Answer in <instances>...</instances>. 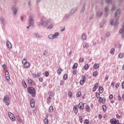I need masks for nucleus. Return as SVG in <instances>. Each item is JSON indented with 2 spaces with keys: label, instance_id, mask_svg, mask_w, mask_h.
<instances>
[{
  "label": "nucleus",
  "instance_id": "1",
  "mask_svg": "<svg viewBox=\"0 0 124 124\" xmlns=\"http://www.w3.org/2000/svg\"><path fill=\"white\" fill-rule=\"evenodd\" d=\"M28 92L31 94V96L34 97L36 95L35 89L33 87H28Z\"/></svg>",
  "mask_w": 124,
  "mask_h": 124
},
{
  "label": "nucleus",
  "instance_id": "2",
  "mask_svg": "<svg viewBox=\"0 0 124 124\" xmlns=\"http://www.w3.org/2000/svg\"><path fill=\"white\" fill-rule=\"evenodd\" d=\"M22 63L24 64V67H25V68H30V67H31V64L30 62H27V59H23Z\"/></svg>",
  "mask_w": 124,
  "mask_h": 124
},
{
  "label": "nucleus",
  "instance_id": "3",
  "mask_svg": "<svg viewBox=\"0 0 124 124\" xmlns=\"http://www.w3.org/2000/svg\"><path fill=\"white\" fill-rule=\"evenodd\" d=\"M10 101V98H9V96L8 95H6L4 97L3 101L5 103H6V105L8 106L9 105V101Z\"/></svg>",
  "mask_w": 124,
  "mask_h": 124
},
{
  "label": "nucleus",
  "instance_id": "4",
  "mask_svg": "<svg viewBox=\"0 0 124 124\" xmlns=\"http://www.w3.org/2000/svg\"><path fill=\"white\" fill-rule=\"evenodd\" d=\"M8 116L12 122H15V121H16L15 116H14V114H12L11 112L8 113Z\"/></svg>",
  "mask_w": 124,
  "mask_h": 124
},
{
  "label": "nucleus",
  "instance_id": "5",
  "mask_svg": "<svg viewBox=\"0 0 124 124\" xmlns=\"http://www.w3.org/2000/svg\"><path fill=\"white\" fill-rule=\"evenodd\" d=\"M86 80H87L86 76H82V79L80 81V84L81 85H84V84H85V82H86Z\"/></svg>",
  "mask_w": 124,
  "mask_h": 124
},
{
  "label": "nucleus",
  "instance_id": "6",
  "mask_svg": "<svg viewBox=\"0 0 124 124\" xmlns=\"http://www.w3.org/2000/svg\"><path fill=\"white\" fill-rule=\"evenodd\" d=\"M42 22H41V25H43L44 27H47V26H48V22L47 23H46L45 21V18L44 17H42Z\"/></svg>",
  "mask_w": 124,
  "mask_h": 124
},
{
  "label": "nucleus",
  "instance_id": "7",
  "mask_svg": "<svg viewBox=\"0 0 124 124\" xmlns=\"http://www.w3.org/2000/svg\"><path fill=\"white\" fill-rule=\"evenodd\" d=\"M98 101L100 103H102V104H105L106 102V99L100 97L99 98Z\"/></svg>",
  "mask_w": 124,
  "mask_h": 124
},
{
  "label": "nucleus",
  "instance_id": "8",
  "mask_svg": "<svg viewBox=\"0 0 124 124\" xmlns=\"http://www.w3.org/2000/svg\"><path fill=\"white\" fill-rule=\"evenodd\" d=\"M6 79L7 81H9L10 80V77L9 76V73L8 71H7L5 73Z\"/></svg>",
  "mask_w": 124,
  "mask_h": 124
},
{
  "label": "nucleus",
  "instance_id": "9",
  "mask_svg": "<svg viewBox=\"0 0 124 124\" xmlns=\"http://www.w3.org/2000/svg\"><path fill=\"white\" fill-rule=\"evenodd\" d=\"M6 46L9 48V49H12V44H11V43L9 42V41H8L6 42Z\"/></svg>",
  "mask_w": 124,
  "mask_h": 124
},
{
  "label": "nucleus",
  "instance_id": "10",
  "mask_svg": "<svg viewBox=\"0 0 124 124\" xmlns=\"http://www.w3.org/2000/svg\"><path fill=\"white\" fill-rule=\"evenodd\" d=\"M84 105L83 104V103H79L78 104V108L79 109H81V110H83L84 109Z\"/></svg>",
  "mask_w": 124,
  "mask_h": 124
},
{
  "label": "nucleus",
  "instance_id": "11",
  "mask_svg": "<svg viewBox=\"0 0 124 124\" xmlns=\"http://www.w3.org/2000/svg\"><path fill=\"white\" fill-rule=\"evenodd\" d=\"M30 104H31V107H32V108H33V107H34V100L33 99H31V100Z\"/></svg>",
  "mask_w": 124,
  "mask_h": 124
},
{
  "label": "nucleus",
  "instance_id": "12",
  "mask_svg": "<svg viewBox=\"0 0 124 124\" xmlns=\"http://www.w3.org/2000/svg\"><path fill=\"white\" fill-rule=\"evenodd\" d=\"M73 110L74 113H75V114H77V113H78V107L76 105L74 106Z\"/></svg>",
  "mask_w": 124,
  "mask_h": 124
},
{
  "label": "nucleus",
  "instance_id": "13",
  "mask_svg": "<svg viewBox=\"0 0 124 124\" xmlns=\"http://www.w3.org/2000/svg\"><path fill=\"white\" fill-rule=\"evenodd\" d=\"M28 83L29 85H30V86H32L34 84V83H33V81H32V80L31 79H28Z\"/></svg>",
  "mask_w": 124,
  "mask_h": 124
},
{
  "label": "nucleus",
  "instance_id": "14",
  "mask_svg": "<svg viewBox=\"0 0 124 124\" xmlns=\"http://www.w3.org/2000/svg\"><path fill=\"white\" fill-rule=\"evenodd\" d=\"M104 91V89H103V87L101 86H100L99 87V92L100 93H102Z\"/></svg>",
  "mask_w": 124,
  "mask_h": 124
},
{
  "label": "nucleus",
  "instance_id": "15",
  "mask_svg": "<svg viewBox=\"0 0 124 124\" xmlns=\"http://www.w3.org/2000/svg\"><path fill=\"white\" fill-rule=\"evenodd\" d=\"M94 69H97V68H99V64L98 63H95L93 66Z\"/></svg>",
  "mask_w": 124,
  "mask_h": 124
},
{
  "label": "nucleus",
  "instance_id": "16",
  "mask_svg": "<svg viewBox=\"0 0 124 124\" xmlns=\"http://www.w3.org/2000/svg\"><path fill=\"white\" fill-rule=\"evenodd\" d=\"M62 69L61 68H58V70H57V74L58 75H61L62 72Z\"/></svg>",
  "mask_w": 124,
  "mask_h": 124
},
{
  "label": "nucleus",
  "instance_id": "17",
  "mask_svg": "<svg viewBox=\"0 0 124 124\" xmlns=\"http://www.w3.org/2000/svg\"><path fill=\"white\" fill-rule=\"evenodd\" d=\"M124 31V22L123 24V27L119 31V33H123Z\"/></svg>",
  "mask_w": 124,
  "mask_h": 124
},
{
  "label": "nucleus",
  "instance_id": "18",
  "mask_svg": "<svg viewBox=\"0 0 124 124\" xmlns=\"http://www.w3.org/2000/svg\"><path fill=\"white\" fill-rule=\"evenodd\" d=\"M54 110V107L52 106H50L48 108V112L52 113Z\"/></svg>",
  "mask_w": 124,
  "mask_h": 124
},
{
  "label": "nucleus",
  "instance_id": "19",
  "mask_svg": "<svg viewBox=\"0 0 124 124\" xmlns=\"http://www.w3.org/2000/svg\"><path fill=\"white\" fill-rule=\"evenodd\" d=\"M81 37L83 40H86V39H87V35H86L85 33H83L82 34Z\"/></svg>",
  "mask_w": 124,
  "mask_h": 124
},
{
  "label": "nucleus",
  "instance_id": "20",
  "mask_svg": "<svg viewBox=\"0 0 124 124\" xmlns=\"http://www.w3.org/2000/svg\"><path fill=\"white\" fill-rule=\"evenodd\" d=\"M118 24H119V22L116 20L115 23L114 24V22H113V21H110V25H114V26H116V25H118Z\"/></svg>",
  "mask_w": 124,
  "mask_h": 124
},
{
  "label": "nucleus",
  "instance_id": "21",
  "mask_svg": "<svg viewBox=\"0 0 124 124\" xmlns=\"http://www.w3.org/2000/svg\"><path fill=\"white\" fill-rule=\"evenodd\" d=\"M34 21H33V19L31 17H30V20H29V23L31 25H32L33 24Z\"/></svg>",
  "mask_w": 124,
  "mask_h": 124
},
{
  "label": "nucleus",
  "instance_id": "22",
  "mask_svg": "<svg viewBox=\"0 0 124 124\" xmlns=\"http://www.w3.org/2000/svg\"><path fill=\"white\" fill-rule=\"evenodd\" d=\"M77 67H78V64L77 63H75L72 67V69H75V68H77Z\"/></svg>",
  "mask_w": 124,
  "mask_h": 124
},
{
  "label": "nucleus",
  "instance_id": "23",
  "mask_svg": "<svg viewBox=\"0 0 124 124\" xmlns=\"http://www.w3.org/2000/svg\"><path fill=\"white\" fill-rule=\"evenodd\" d=\"M44 124H49V121H48V119H47V118H45L44 119Z\"/></svg>",
  "mask_w": 124,
  "mask_h": 124
},
{
  "label": "nucleus",
  "instance_id": "24",
  "mask_svg": "<svg viewBox=\"0 0 124 124\" xmlns=\"http://www.w3.org/2000/svg\"><path fill=\"white\" fill-rule=\"evenodd\" d=\"M48 38H49V39H54V38H55L54 34H50L48 36Z\"/></svg>",
  "mask_w": 124,
  "mask_h": 124
},
{
  "label": "nucleus",
  "instance_id": "25",
  "mask_svg": "<svg viewBox=\"0 0 124 124\" xmlns=\"http://www.w3.org/2000/svg\"><path fill=\"white\" fill-rule=\"evenodd\" d=\"M22 84L24 88H28V86L27 85V83H26V81H25V80H23L22 81Z\"/></svg>",
  "mask_w": 124,
  "mask_h": 124
},
{
  "label": "nucleus",
  "instance_id": "26",
  "mask_svg": "<svg viewBox=\"0 0 124 124\" xmlns=\"http://www.w3.org/2000/svg\"><path fill=\"white\" fill-rule=\"evenodd\" d=\"M89 47V44L87 43H85L83 44V48H86Z\"/></svg>",
  "mask_w": 124,
  "mask_h": 124
},
{
  "label": "nucleus",
  "instance_id": "27",
  "mask_svg": "<svg viewBox=\"0 0 124 124\" xmlns=\"http://www.w3.org/2000/svg\"><path fill=\"white\" fill-rule=\"evenodd\" d=\"M119 58L120 59H122L124 58V53H120L118 55Z\"/></svg>",
  "mask_w": 124,
  "mask_h": 124
},
{
  "label": "nucleus",
  "instance_id": "28",
  "mask_svg": "<svg viewBox=\"0 0 124 124\" xmlns=\"http://www.w3.org/2000/svg\"><path fill=\"white\" fill-rule=\"evenodd\" d=\"M86 110L87 112H90L91 111V108L89 106H87L86 107Z\"/></svg>",
  "mask_w": 124,
  "mask_h": 124
},
{
  "label": "nucleus",
  "instance_id": "29",
  "mask_svg": "<svg viewBox=\"0 0 124 124\" xmlns=\"http://www.w3.org/2000/svg\"><path fill=\"white\" fill-rule=\"evenodd\" d=\"M93 75L94 77H95V76H97V75H98V73H97V71H94L93 72Z\"/></svg>",
  "mask_w": 124,
  "mask_h": 124
},
{
  "label": "nucleus",
  "instance_id": "30",
  "mask_svg": "<svg viewBox=\"0 0 124 124\" xmlns=\"http://www.w3.org/2000/svg\"><path fill=\"white\" fill-rule=\"evenodd\" d=\"M84 124H90V121L88 119H85L84 121Z\"/></svg>",
  "mask_w": 124,
  "mask_h": 124
},
{
  "label": "nucleus",
  "instance_id": "31",
  "mask_svg": "<svg viewBox=\"0 0 124 124\" xmlns=\"http://www.w3.org/2000/svg\"><path fill=\"white\" fill-rule=\"evenodd\" d=\"M12 9V10H13L14 14H16V13H17V9L16 8L14 9V7H13Z\"/></svg>",
  "mask_w": 124,
  "mask_h": 124
},
{
  "label": "nucleus",
  "instance_id": "32",
  "mask_svg": "<svg viewBox=\"0 0 124 124\" xmlns=\"http://www.w3.org/2000/svg\"><path fill=\"white\" fill-rule=\"evenodd\" d=\"M67 77H68L67 74H65L63 77V80H66V79H67Z\"/></svg>",
  "mask_w": 124,
  "mask_h": 124
},
{
  "label": "nucleus",
  "instance_id": "33",
  "mask_svg": "<svg viewBox=\"0 0 124 124\" xmlns=\"http://www.w3.org/2000/svg\"><path fill=\"white\" fill-rule=\"evenodd\" d=\"M51 97H49L47 99V101H46L47 103H48V104L50 103L51 102Z\"/></svg>",
  "mask_w": 124,
  "mask_h": 124
},
{
  "label": "nucleus",
  "instance_id": "34",
  "mask_svg": "<svg viewBox=\"0 0 124 124\" xmlns=\"http://www.w3.org/2000/svg\"><path fill=\"white\" fill-rule=\"evenodd\" d=\"M79 122L81 124L83 123V118H82V116H79L78 117Z\"/></svg>",
  "mask_w": 124,
  "mask_h": 124
},
{
  "label": "nucleus",
  "instance_id": "35",
  "mask_svg": "<svg viewBox=\"0 0 124 124\" xmlns=\"http://www.w3.org/2000/svg\"><path fill=\"white\" fill-rule=\"evenodd\" d=\"M84 69H85V70L89 69V64H85V65L84 66Z\"/></svg>",
  "mask_w": 124,
  "mask_h": 124
},
{
  "label": "nucleus",
  "instance_id": "36",
  "mask_svg": "<svg viewBox=\"0 0 124 124\" xmlns=\"http://www.w3.org/2000/svg\"><path fill=\"white\" fill-rule=\"evenodd\" d=\"M115 53V48H112L110 50V54H114Z\"/></svg>",
  "mask_w": 124,
  "mask_h": 124
},
{
  "label": "nucleus",
  "instance_id": "37",
  "mask_svg": "<svg viewBox=\"0 0 124 124\" xmlns=\"http://www.w3.org/2000/svg\"><path fill=\"white\" fill-rule=\"evenodd\" d=\"M102 108L103 109V111H104L105 112L106 111V106L105 105H103L102 106Z\"/></svg>",
  "mask_w": 124,
  "mask_h": 124
},
{
  "label": "nucleus",
  "instance_id": "38",
  "mask_svg": "<svg viewBox=\"0 0 124 124\" xmlns=\"http://www.w3.org/2000/svg\"><path fill=\"white\" fill-rule=\"evenodd\" d=\"M68 95L70 98L72 97V93L71 92H68Z\"/></svg>",
  "mask_w": 124,
  "mask_h": 124
},
{
  "label": "nucleus",
  "instance_id": "39",
  "mask_svg": "<svg viewBox=\"0 0 124 124\" xmlns=\"http://www.w3.org/2000/svg\"><path fill=\"white\" fill-rule=\"evenodd\" d=\"M120 11L119 10H117L115 14V16H117V15H119V14H120Z\"/></svg>",
  "mask_w": 124,
  "mask_h": 124
},
{
  "label": "nucleus",
  "instance_id": "40",
  "mask_svg": "<svg viewBox=\"0 0 124 124\" xmlns=\"http://www.w3.org/2000/svg\"><path fill=\"white\" fill-rule=\"evenodd\" d=\"M0 20L3 23V24H4V22H5V19H4V18L2 16L0 17Z\"/></svg>",
  "mask_w": 124,
  "mask_h": 124
},
{
  "label": "nucleus",
  "instance_id": "41",
  "mask_svg": "<svg viewBox=\"0 0 124 124\" xmlns=\"http://www.w3.org/2000/svg\"><path fill=\"white\" fill-rule=\"evenodd\" d=\"M81 94H82V93H81V92H78L77 93V97H79Z\"/></svg>",
  "mask_w": 124,
  "mask_h": 124
},
{
  "label": "nucleus",
  "instance_id": "42",
  "mask_svg": "<svg viewBox=\"0 0 124 124\" xmlns=\"http://www.w3.org/2000/svg\"><path fill=\"white\" fill-rule=\"evenodd\" d=\"M59 32H55L53 35V36H54V38L57 37V36H59Z\"/></svg>",
  "mask_w": 124,
  "mask_h": 124
},
{
  "label": "nucleus",
  "instance_id": "43",
  "mask_svg": "<svg viewBox=\"0 0 124 124\" xmlns=\"http://www.w3.org/2000/svg\"><path fill=\"white\" fill-rule=\"evenodd\" d=\"M45 76H46V77H48V76H49V73H48L47 71H46L45 72Z\"/></svg>",
  "mask_w": 124,
  "mask_h": 124
},
{
  "label": "nucleus",
  "instance_id": "44",
  "mask_svg": "<svg viewBox=\"0 0 124 124\" xmlns=\"http://www.w3.org/2000/svg\"><path fill=\"white\" fill-rule=\"evenodd\" d=\"M119 87H120V83H116L115 85L116 89H119Z\"/></svg>",
  "mask_w": 124,
  "mask_h": 124
},
{
  "label": "nucleus",
  "instance_id": "45",
  "mask_svg": "<svg viewBox=\"0 0 124 124\" xmlns=\"http://www.w3.org/2000/svg\"><path fill=\"white\" fill-rule=\"evenodd\" d=\"M96 96L97 98H99V96H100V94L99 93H96Z\"/></svg>",
  "mask_w": 124,
  "mask_h": 124
},
{
  "label": "nucleus",
  "instance_id": "46",
  "mask_svg": "<svg viewBox=\"0 0 124 124\" xmlns=\"http://www.w3.org/2000/svg\"><path fill=\"white\" fill-rule=\"evenodd\" d=\"M114 98V96H113V94H110L109 96V99H113Z\"/></svg>",
  "mask_w": 124,
  "mask_h": 124
},
{
  "label": "nucleus",
  "instance_id": "47",
  "mask_svg": "<svg viewBox=\"0 0 124 124\" xmlns=\"http://www.w3.org/2000/svg\"><path fill=\"white\" fill-rule=\"evenodd\" d=\"M2 67L3 68V69H6L7 66H6V65L5 64H4L3 65H2Z\"/></svg>",
  "mask_w": 124,
  "mask_h": 124
},
{
  "label": "nucleus",
  "instance_id": "48",
  "mask_svg": "<svg viewBox=\"0 0 124 124\" xmlns=\"http://www.w3.org/2000/svg\"><path fill=\"white\" fill-rule=\"evenodd\" d=\"M53 28V25L51 24L49 25L47 27V29H52Z\"/></svg>",
  "mask_w": 124,
  "mask_h": 124
},
{
  "label": "nucleus",
  "instance_id": "49",
  "mask_svg": "<svg viewBox=\"0 0 124 124\" xmlns=\"http://www.w3.org/2000/svg\"><path fill=\"white\" fill-rule=\"evenodd\" d=\"M77 73V71L74 70L73 72V75H76Z\"/></svg>",
  "mask_w": 124,
  "mask_h": 124
},
{
  "label": "nucleus",
  "instance_id": "50",
  "mask_svg": "<svg viewBox=\"0 0 124 124\" xmlns=\"http://www.w3.org/2000/svg\"><path fill=\"white\" fill-rule=\"evenodd\" d=\"M17 121L18 122V123H20L21 124V123H22V120H21V118H20V117H19L17 119Z\"/></svg>",
  "mask_w": 124,
  "mask_h": 124
},
{
  "label": "nucleus",
  "instance_id": "51",
  "mask_svg": "<svg viewBox=\"0 0 124 124\" xmlns=\"http://www.w3.org/2000/svg\"><path fill=\"white\" fill-rule=\"evenodd\" d=\"M39 80L40 82H43V78H39Z\"/></svg>",
  "mask_w": 124,
  "mask_h": 124
},
{
  "label": "nucleus",
  "instance_id": "52",
  "mask_svg": "<svg viewBox=\"0 0 124 124\" xmlns=\"http://www.w3.org/2000/svg\"><path fill=\"white\" fill-rule=\"evenodd\" d=\"M98 87V83H97L95 84L94 88H96V89H97Z\"/></svg>",
  "mask_w": 124,
  "mask_h": 124
},
{
  "label": "nucleus",
  "instance_id": "53",
  "mask_svg": "<svg viewBox=\"0 0 124 124\" xmlns=\"http://www.w3.org/2000/svg\"><path fill=\"white\" fill-rule=\"evenodd\" d=\"M35 35L36 37H40V36L37 33H35Z\"/></svg>",
  "mask_w": 124,
  "mask_h": 124
},
{
  "label": "nucleus",
  "instance_id": "54",
  "mask_svg": "<svg viewBox=\"0 0 124 124\" xmlns=\"http://www.w3.org/2000/svg\"><path fill=\"white\" fill-rule=\"evenodd\" d=\"M122 89H124V81L122 83Z\"/></svg>",
  "mask_w": 124,
  "mask_h": 124
},
{
  "label": "nucleus",
  "instance_id": "55",
  "mask_svg": "<svg viewBox=\"0 0 124 124\" xmlns=\"http://www.w3.org/2000/svg\"><path fill=\"white\" fill-rule=\"evenodd\" d=\"M99 119H102V115L101 114H98Z\"/></svg>",
  "mask_w": 124,
  "mask_h": 124
},
{
  "label": "nucleus",
  "instance_id": "56",
  "mask_svg": "<svg viewBox=\"0 0 124 124\" xmlns=\"http://www.w3.org/2000/svg\"><path fill=\"white\" fill-rule=\"evenodd\" d=\"M44 56H46L47 55V51H45L43 53Z\"/></svg>",
  "mask_w": 124,
  "mask_h": 124
},
{
  "label": "nucleus",
  "instance_id": "57",
  "mask_svg": "<svg viewBox=\"0 0 124 124\" xmlns=\"http://www.w3.org/2000/svg\"><path fill=\"white\" fill-rule=\"evenodd\" d=\"M83 61H84V58H81V59L79 60L80 62H83Z\"/></svg>",
  "mask_w": 124,
  "mask_h": 124
},
{
  "label": "nucleus",
  "instance_id": "58",
  "mask_svg": "<svg viewBox=\"0 0 124 124\" xmlns=\"http://www.w3.org/2000/svg\"><path fill=\"white\" fill-rule=\"evenodd\" d=\"M118 100H119V101H121V100H122V97H121V96H118Z\"/></svg>",
  "mask_w": 124,
  "mask_h": 124
},
{
  "label": "nucleus",
  "instance_id": "59",
  "mask_svg": "<svg viewBox=\"0 0 124 124\" xmlns=\"http://www.w3.org/2000/svg\"><path fill=\"white\" fill-rule=\"evenodd\" d=\"M111 86H112V87H114V86H115V83H114V82H112L111 83Z\"/></svg>",
  "mask_w": 124,
  "mask_h": 124
},
{
  "label": "nucleus",
  "instance_id": "60",
  "mask_svg": "<svg viewBox=\"0 0 124 124\" xmlns=\"http://www.w3.org/2000/svg\"><path fill=\"white\" fill-rule=\"evenodd\" d=\"M110 36V33L109 32H108L107 33V37H109Z\"/></svg>",
  "mask_w": 124,
  "mask_h": 124
},
{
  "label": "nucleus",
  "instance_id": "61",
  "mask_svg": "<svg viewBox=\"0 0 124 124\" xmlns=\"http://www.w3.org/2000/svg\"><path fill=\"white\" fill-rule=\"evenodd\" d=\"M96 88L93 87V92H95V91H96Z\"/></svg>",
  "mask_w": 124,
  "mask_h": 124
},
{
  "label": "nucleus",
  "instance_id": "62",
  "mask_svg": "<svg viewBox=\"0 0 124 124\" xmlns=\"http://www.w3.org/2000/svg\"><path fill=\"white\" fill-rule=\"evenodd\" d=\"M116 117L118 119H120V118H121V116L119 114H117Z\"/></svg>",
  "mask_w": 124,
  "mask_h": 124
},
{
  "label": "nucleus",
  "instance_id": "63",
  "mask_svg": "<svg viewBox=\"0 0 124 124\" xmlns=\"http://www.w3.org/2000/svg\"><path fill=\"white\" fill-rule=\"evenodd\" d=\"M109 10V8L108 7H106L105 11H108Z\"/></svg>",
  "mask_w": 124,
  "mask_h": 124
},
{
  "label": "nucleus",
  "instance_id": "64",
  "mask_svg": "<svg viewBox=\"0 0 124 124\" xmlns=\"http://www.w3.org/2000/svg\"><path fill=\"white\" fill-rule=\"evenodd\" d=\"M33 77L34 78H36V77H37V76L35 74H33Z\"/></svg>",
  "mask_w": 124,
  "mask_h": 124
}]
</instances>
